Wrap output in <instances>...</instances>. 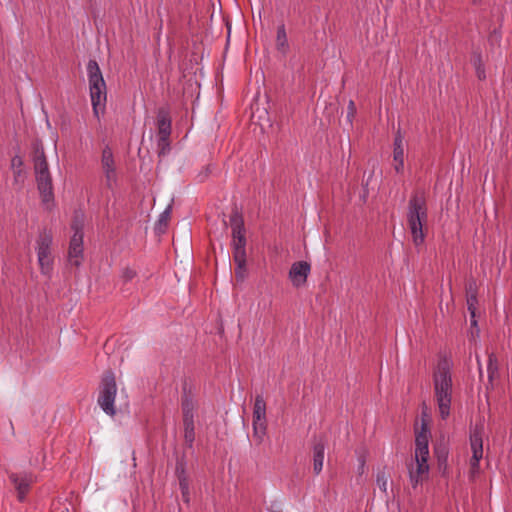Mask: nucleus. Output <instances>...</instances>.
Instances as JSON below:
<instances>
[{"mask_svg": "<svg viewBox=\"0 0 512 512\" xmlns=\"http://www.w3.org/2000/svg\"><path fill=\"white\" fill-rule=\"evenodd\" d=\"M477 75L479 79L485 78L484 70L480 66L477 67Z\"/></svg>", "mask_w": 512, "mask_h": 512, "instance_id": "obj_28", "label": "nucleus"}, {"mask_svg": "<svg viewBox=\"0 0 512 512\" xmlns=\"http://www.w3.org/2000/svg\"><path fill=\"white\" fill-rule=\"evenodd\" d=\"M325 455V445L322 442H318L313 447V471L315 474H320L323 469Z\"/></svg>", "mask_w": 512, "mask_h": 512, "instance_id": "obj_18", "label": "nucleus"}, {"mask_svg": "<svg viewBox=\"0 0 512 512\" xmlns=\"http://www.w3.org/2000/svg\"><path fill=\"white\" fill-rule=\"evenodd\" d=\"M492 37H493V38H495L496 40H498L499 35H498V34H496V32H495V33H494V35H493Z\"/></svg>", "mask_w": 512, "mask_h": 512, "instance_id": "obj_31", "label": "nucleus"}, {"mask_svg": "<svg viewBox=\"0 0 512 512\" xmlns=\"http://www.w3.org/2000/svg\"><path fill=\"white\" fill-rule=\"evenodd\" d=\"M426 201L421 195L411 197L408 205L407 221L415 245H421L424 242L425 235L423 225L427 222Z\"/></svg>", "mask_w": 512, "mask_h": 512, "instance_id": "obj_4", "label": "nucleus"}, {"mask_svg": "<svg viewBox=\"0 0 512 512\" xmlns=\"http://www.w3.org/2000/svg\"><path fill=\"white\" fill-rule=\"evenodd\" d=\"M178 480H179V487L181 490L182 498L185 503L190 502V491H189V480L185 473L184 467H177L176 469Z\"/></svg>", "mask_w": 512, "mask_h": 512, "instance_id": "obj_19", "label": "nucleus"}, {"mask_svg": "<svg viewBox=\"0 0 512 512\" xmlns=\"http://www.w3.org/2000/svg\"><path fill=\"white\" fill-rule=\"evenodd\" d=\"M310 273V265L305 261L296 262L291 266L289 278L294 286L303 285Z\"/></svg>", "mask_w": 512, "mask_h": 512, "instance_id": "obj_13", "label": "nucleus"}, {"mask_svg": "<svg viewBox=\"0 0 512 512\" xmlns=\"http://www.w3.org/2000/svg\"><path fill=\"white\" fill-rule=\"evenodd\" d=\"M472 457L470 459V474L474 477L479 472V462L483 457V428L475 427L470 433Z\"/></svg>", "mask_w": 512, "mask_h": 512, "instance_id": "obj_10", "label": "nucleus"}, {"mask_svg": "<svg viewBox=\"0 0 512 512\" xmlns=\"http://www.w3.org/2000/svg\"><path fill=\"white\" fill-rule=\"evenodd\" d=\"M135 276L136 271L133 270L132 268L126 267L121 271L120 279L122 280L123 283H127L134 279Z\"/></svg>", "mask_w": 512, "mask_h": 512, "instance_id": "obj_24", "label": "nucleus"}, {"mask_svg": "<svg viewBox=\"0 0 512 512\" xmlns=\"http://www.w3.org/2000/svg\"><path fill=\"white\" fill-rule=\"evenodd\" d=\"M33 161L38 190L42 201L49 206L53 202L54 194L52 179L43 147L38 145L35 147Z\"/></svg>", "mask_w": 512, "mask_h": 512, "instance_id": "obj_6", "label": "nucleus"}, {"mask_svg": "<svg viewBox=\"0 0 512 512\" xmlns=\"http://www.w3.org/2000/svg\"><path fill=\"white\" fill-rule=\"evenodd\" d=\"M87 77L93 114L99 119L106 108L107 87L100 67L95 60H89L87 64Z\"/></svg>", "mask_w": 512, "mask_h": 512, "instance_id": "obj_3", "label": "nucleus"}, {"mask_svg": "<svg viewBox=\"0 0 512 512\" xmlns=\"http://www.w3.org/2000/svg\"><path fill=\"white\" fill-rule=\"evenodd\" d=\"M429 437L427 428L422 427L415 439V457L408 466L409 480L414 489H416L428 477L429 465Z\"/></svg>", "mask_w": 512, "mask_h": 512, "instance_id": "obj_2", "label": "nucleus"}, {"mask_svg": "<svg viewBox=\"0 0 512 512\" xmlns=\"http://www.w3.org/2000/svg\"><path fill=\"white\" fill-rule=\"evenodd\" d=\"M434 394L440 417L445 420L450 415L452 401L451 365L448 360L440 361L433 375Z\"/></svg>", "mask_w": 512, "mask_h": 512, "instance_id": "obj_1", "label": "nucleus"}, {"mask_svg": "<svg viewBox=\"0 0 512 512\" xmlns=\"http://www.w3.org/2000/svg\"><path fill=\"white\" fill-rule=\"evenodd\" d=\"M266 403L261 395H257L253 407V436L262 442L266 434Z\"/></svg>", "mask_w": 512, "mask_h": 512, "instance_id": "obj_9", "label": "nucleus"}, {"mask_svg": "<svg viewBox=\"0 0 512 512\" xmlns=\"http://www.w3.org/2000/svg\"><path fill=\"white\" fill-rule=\"evenodd\" d=\"M170 212H171V206H167V208L160 214L159 216V224H164L166 225L167 221H168V218L170 216Z\"/></svg>", "mask_w": 512, "mask_h": 512, "instance_id": "obj_25", "label": "nucleus"}, {"mask_svg": "<svg viewBox=\"0 0 512 512\" xmlns=\"http://www.w3.org/2000/svg\"><path fill=\"white\" fill-rule=\"evenodd\" d=\"M393 159L394 161L404 160L403 137L400 133H398L394 139Z\"/></svg>", "mask_w": 512, "mask_h": 512, "instance_id": "obj_22", "label": "nucleus"}, {"mask_svg": "<svg viewBox=\"0 0 512 512\" xmlns=\"http://www.w3.org/2000/svg\"><path fill=\"white\" fill-rule=\"evenodd\" d=\"M101 167L105 176L106 186L112 189L117 182V173L113 153L108 146L102 151Z\"/></svg>", "mask_w": 512, "mask_h": 512, "instance_id": "obj_12", "label": "nucleus"}, {"mask_svg": "<svg viewBox=\"0 0 512 512\" xmlns=\"http://www.w3.org/2000/svg\"><path fill=\"white\" fill-rule=\"evenodd\" d=\"M276 47L282 54H286L288 51L289 45L284 25H280L277 28Z\"/></svg>", "mask_w": 512, "mask_h": 512, "instance_id": "obj_20", "label": "nucleus"}, {"mask_svg": "<svg viewBox=\"0 0 512 512\" xmlns=\"http://www.w3.org/2000/svg\"><path fill=\"white\" fill-rule=\"evenodd\" d=\"M498 360L494 353H490L488 356L487 374L489 382H492L494 377L498 374Z\"/></svg>", "mask_w": 512, "mask_h": 512, "instance_id": "obj_21", "label": "nucleus"}, {"mask_svg": "<svg viewBox=\"0 0 512 512\" xmlns=\"http://www.w3.org/2000/svg\"><path fill=\"white\" fill-rule=\"evenodd\" d=\"M376 484L382 492L387 493L388 476L385 474V472H378L376 477Z\"/></svg>", "mask_w": 512, "mask_h": 512, "instance_id": "obj_23", "label": "nucleus"}, {"mask_svg": "<svg viewBox=\"0 0 512 512\" xmlns=\"http://www.w3.org/2000/svg\"><path fill=\"white\" fill-rule=\"evenodd\" d=\"M159 130V146L161 147V154L164 153L165 148L169 145L168 138L171 133V121L165 114H159L157 118Z\"/></svg>", "mask_w": 512, "mask_h": 512, "instance_id": "obj_15", "label": "nucleus"}, {"mask_svg": "<svg viewBox=\"0 0 512 512\" xmlns=\"http://www.w3.org/2000/svg\"><path fill=\"white\" fill-rule=\"evenodd\" d=\"M17 176H18V177H20V176H21V172H20V171H18V172H17Z\"/></svg>", "mask_w": 512, "mask_h": 512, "instance_id": "obj_33", "label": "nucleus"}, {"mask_svg": "<svg viewBox=\"0 0 512 512\" xmlns=\"http://www.w3.org/2000/svg\"><path fill=\"white\" fill-rule=\"evenodd\" d=\"M10 480L14 484L17 493H18V499L20 501H23L25 499L26 494L29 491V487L31 483L33 482L32 475L28 474H11Z\"/></svg>", "mask_w": 512, "mask_h": 512, "instance_id": "obj_14", "label": "nucleus"}, {"mask_svg": "<svg viewBox=\"0 0 512 512\" xmlns=\"http://www.w3.org/2000/svg\"><path fill=\"white\" fill-rule=\"evenodd\" d=\"M183 410H184V418H183L184 438H185L186 443L190 447H192L193 442L195 440L193 414H192L191 410L187 406H185L183 408Z\"/></svg>", "mask_w": 512, "mask_h": 512, "instance_id": "obj_16", "label": "nucleus"}, {"mask_svg": "<svg viewBox=\"0 0 512 512\" xmlns=\"http://www.w3.org/2000/svg\"><path fill=\"white\" fill-rule=\"evenodd\" d=\"M117 395V384L113 372H107L102 378L97 404L101 410L108 416L114 417L117 413L115 399Z\"/></svg>", "mask_w": 512, "mask_h": 512, "instance_id": "obj_7", "label": "nucleus"}, {"mask_svg": "<svg viewBox=\"0 0 512 512\" xmlns=\"http://www.w3.org/2000/svg\"><path fill=\"white\" fill-rule=\"evenodd\" d=\"M476 360H477V364H478V368H479V371L480 373L482 372V363H481V360L480 358L477 356L476 357Z\"/></svg>", "mask_w": 512, "mask_h": 512, "instance_id": "obj_29", "label": "nucleus"}, {"mask_svg": "<svg viewBox=\"0 0 512 512\" xmlns=\"http://www.w3.org/2000/svg\"><path fill=\"white\" fill-rule=\"evenodd\" d=\"M12 164H13V166L16 164V159L12 160Z\"/></svg>", "mask_w": 512, "mask_h": 512, "instance_id": "obj_32", "label": "nucleus"}, {"mask_svg": "<svg viewBox=\"0 0 512 512\" xmlns=\"http://www.w3.org/2000/svg\"><path fill=\"white\" fill-rule=\"evenodd\" d=\"M355 113H356L355 103L352 100H350L348 103V113H347V117L350 122L352 121V118L354 117Z\"/></svg>", "mask_w": 512, "mask_h": 512, "instance_id": "obj_26", "label": "nucleus"}, {"mask_svg": "<svg viewBox=\"0 0 512 512\" xmlns=\"http://www.w3.org/2000/svg\"><path fill=\"white\" fill-rule=\"evenodd\" d=\"M467 292V306L471 315V323L472 325H476L475 320V311L477 305V296H476V283L474 281L468 282L466 286Z\"/></svg>", "mask_w": 512, "mask_h": 512, "instance_id": "obj_17", "label": "nucleus"}, {"mask_svg": "<svg viewBox=\"0 0 512 512\" xmlns=\"http://www.w3.org/2000/svg\"><path fill=\"white\" fill-rule=\"evenodd\" d=\"M394 162H395V165H394L395 171L397 173H402L403 169H404V160H396Z\"/></svg>", "mask_w": 512, "mask_h": 512, "instance_id": "obj_27", "label": "nucleus"}, {"mask_svg": "<svg viewBox=\"0 0 512 512\" xmlns=\"http://www.w3.org/2000/svg\"><path fill=\"white\" fill-rule=\"evenodd\" d=\"M473 4H479L481 2V0H472Z\"/></svg>", "mask_w": 512, "mask_h": 512, "instance_id": "obj_30", "label": "nucleus"}, {"mask_svg": "<svg viewBox=\"0 0 512 512\" xmlns=\"http://www.w3.org/2000/svg\"><path fill=\"white\" fill-rule=\"evenodd\" d=\"M74 234L71 237L68 258L71 265L80 266L83 257V231L80 227L73 226Z\"/></svg>", "mask_w": 512, "mask_h": 512, "instance_id": "obj_11", "label": "nucleus"}, {"mask_svg": "<svg viewBox=\"0 0 512 512\" xmlns=\"http://www.w3.org/2000/svg\"><path fill=\"white\" fill-rule=\"evenodd\" d=\"M53 242L52 233L46 229L39 233L36 241V251L38 264L41 272L45 275H49L52 271L53 257L51 254V245Z\"/></svg>", "mask_w": 512, "mask_h": 512, "instance_id": "obj_8", "label": "nucleus"}, {"mask_svg": "<svg viewBox=\"0 0 512 512\" xmlns=\"http://www.w3.org/2000/svg\"><path fill=\"white\" fill-rule=\"evenodd\" d=\"M233 237V260L236 264L235 277L243 281L246 277V239L245 229L241 218L237 215L231 217Z\"/></svg>", "mask_w": 512, "mask_h": 512, "instance_id": "obj_5", "label": "nucleus"}]
</instances>
